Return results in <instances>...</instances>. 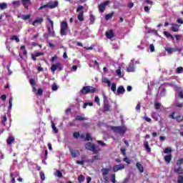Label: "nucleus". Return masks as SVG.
<instances>
[{
	"label": "nucleus",
	"instance_id": "nucleus-4",
	"mask_svg": "<svg viewBox=\"0 0 183 183\" xmlns=\"http://www.w3.org/2000/svg\"><path fill=\"white\" fill-rule=\"evenodd\" d=\"M112 131L114 132H116L117 134H120V135H124L125 132H127V127L125 126H120V127H112Z\"/></svg>",
	"mask_w": 183,
	"mask_h": 183
},
{
	"label": "nucleus",
	"instance_id": "nucleus-2",
	"mask_svg": "<svg viewBox=\"0 0 183 183\" xmlns=\"http://www.w3.org/2000/svg\"><path fill=\"white\" fill-rule=\"evenodd\" d=\"M47 21L49 22L50 25H47V31L49 36L52 38H55L56 34H55V31H54V21L51 20V19H47Z\"/></svg>",
	"mask_w": 183,
	"mask_h": 183
},
{
	"label": "nucleus",
	"instance_id": "nucleus-41",
	"mask_svg": "<svg viewBox=\"0 0 183 183\" xmlns=\"http://www.w3.org/2000/svg\"><path fill=\"white\" fill-rule=\"evenodd\" d=\"M84 179H85V177H84V176L82 174H81L78 177L79 182H84Z\"/></svg>",
	"mask_w": 183,
	"mask_h": 183
},
{
	"label": "nucleus",
	"instance_id": "nucleus-49",
	"mask_svg": "<svg viewBox=\"0 0 183 183\" xmlns=\"http://www.w3.org/2000/svg\"><path fill=\"white\" fill-rule=\"evenodd\" d=\"M94 102H97V105H101V102H99V97L98 96L95 97Z\"/></svg>",
	"mask_w": 183,
	"mask_h": 183
},
{
	"label": "nucleus",
	"instance_id": "nucleus-48",
	"mask_svg": "<svg viewBox=\"0 0 183 183\" xmlns=\"http://www.w3.org/2000/svg\"><path fill=\"white\" fill-rule=\"evenodd\" d=\"M12 101H13V98H12V97H10V99L9 101V109H12Z\"/></svg>",
	"mask_w": 183,
	"mask_h": 183
},
{
	"label": "nucleus",
	"instance_id": "nucleus-34",
	"mask_svg": "<svg viewBox=\"0 0 183 183\" xmlns=\"http://www.w3.org/2000/svg\"><path fill=\"white\" fill-rule=\"evenodd\" d=\"M71 154L73 157V158H76V157H78V155H79V152L71 150Z\"/></svg>",
	"mask_w": 183,
	"mask_h": 183
},
{
	"label": "nucleus",
	"instance_id": "nucleus-54",
	"mask_svg": "<svg viewBox=\"0 0 183 183\" xmlns=\"http://www.w3.org/2000/svg\"><path fill=\"white\" fill-rule=\"evenodd\" d=\"M174 38L176 39V41H181V38H182V36L179 34H177L174 36Z\"/></svg>",
	"mask_w": 183,
	"mask_h": 183
},
{
	"label": "nucleus",
	"instance_id": "nucleus-56",
	"mask_svg": "<svg viewBox=\"0 0 183 183\" xmlns=\"http://www.w3.org/2000/svg\"><path fill=\"white\" fill-rule=\"evenodd\" d=\"M74 64L76 65V66H81V64H79V61L77 59L74 60Z\"/></svg>",
	"mask_w": 183,
	"mask_h": 183
},
{
	"label": "nucleus",
	"instance_id": "nucleus-38",
	"mask_svg": "<svg viewBox=\"0 0 183 183\" xmlns=\"http://www.w3.org/2000/svg\"><path fill=\"white\" fill-rule=\"evenodd\" d=\"M177 74H182L183 72V68L182 66L177 67L176 69Z\"/></svg>",
	"mask_w": 183,
	"mask_h": 183
},
{
	"label": "nucleus",
	"instance_id": "nucleus-61",
	"mask_svg": "<svg viewBox=\"0 0 183 183\" xmlns=\"http://www.w3.org/2000/svg\"><path fill=\"white\" fill-rule=\"evenodd\" d=\"M111 182L112 183H115L116 182V179H115V174H112V177H111Z\"/></svg>",
	"mask_w": 183,
	"mask_h": 183
},
{
	"label": "nucleus",
	"instance_id": "nucleus-57",
	"mask_svg": "<svg viewBox=\"0 0 183 183\" xmlns=\"http://www.w3.org/2000/svg\"><path fill=\"white\" fill-rule=\"evenodd\" d=\"M177 182L178 183H183V177L182 176H179L177 179Z\"/></svg>",
	"mask_w": 183,
	"mask_h": 183
},
{
	"label": "nucleus",
	"instance_id": "nucleus-29",
	"mask_svg": "<svg viewBox=\"0 0 183 183\" xmlns=\"http://www.w3.org/2000/svg\"><path fill=\"white\" fill-rule=\"evenodd\" d=\"M111 89L112 92H114V94H117V84L115 83L112 84Z\"/></svg>",
	"mask_w": 183,
	"mask_h": 183
},
{
	"label": "nucleus",
	"instance_id": "nucleus-51",
	"mask_svg": "<svg viewBox=\"0 0 183 183\" xmlns=\"http://www.w3.org/2000/svg\"><path fill=\"white\" fill-rule=\"evenodd\" d=\"M154 108L156 109H159V108H161V104H159V102L154 103Z\"/></svg>",
	"mask_w": 183,
	"mask_h": 183
},
{
	"label": "nucleus",
	"instance_id": "nucleus-32",
	"mask_svg": "<svg viewBox=\"0 0 183 183\" xmlns=\"http://www.w3.org/2000/svg\"><path fill=\"white\" fill-rule=\"evenodd\" d=\"M20 18L24 19V21H26V19H29V18H31V14L22 15Z\"/></svg>",
	"mask_w": 183,
	"mask_h": 183
},
{
	"label": "nucleus",
	"instance_id": "nucleus-16",
	"mask_svg": "<svg viewBox=\"0 0 183 183\" xmlns=\"http://www.w3.org/2000/svg\"><path fill=\"white\" fill-rule=\"evenodd\" d=\"M106 36L108 39H112V38H114V31L109 30L106 31Z\"/></svg>",
	"mask_w": 183,
	"mask_h": 183
},
{
	"label": "nucleus",
	"instance_id": "nucleus-19",
	"mask_svg": "<svg viewBox=\"0 0 183 183\" xmlns=\"http://www.w3.org/2000/svg\"><path fill=\"white\" fill-rule=\"evenodd\" d=\"M41 22H44V19H36L33 21L32 25H34V26H36L37 24H41Z\"/></svg>",
	"mask_w": 183,
	"mask_h": 183
},
{
	"label": "nucleus",
	"instance_id": "nucleus-55",
	"mask_svg": "<svg viewBox=\"0 0 183 183\" xmlns=\"http://www.w3.org/2000/svg\"><path fill=\"white\" fill-rule=\"evenodd\" d=\"M44 8H49V3H48L47 4H44V5L41 6H40L39 9V10H41V9H44Z\"/></svg>",
	"mask_w": 183,
	"mask_h": 183
},
{
	"label": "nucleus",
	"instance_id": "nucleus-9",
	"mask_svg": "<svg viewBox=\"0 0 183 183\" xmlns=\"http://www.w3.org/2000/svg\"><path fill=\"white\" fill-rule=\"evenodd\" d=\"M56 69H59V71H62V69H64V66H62V64L59 61L53 64L51 67V71L53 72H55V71H56Z\"/></svg>",
	"mask_w": 183,
	"mask_h": 183
},
{
	"label": "nucleus",
	"instance_id": "nucleus-30",
	"mask_svg": "<svg viewBox=\"0 0 183 183\" xmlns=\"http://www.w3.org/2000/svg\"><path fill=\"white\" fill-rule=\"evenodd\" d=\"M159 117V114H158V113L157 112H153L152 114V118H153V119H155L156 121H158Z\"/></svg>",
	"mask_w": 183,
	"mask_h": 183
},
{
	"label": "nucleus",
	"instance_id": "nucleus-5",
	"mask_svg": "<svg viewBox=\"0 0 183 183\" xmlns=\"http://www.w3.org/2000/svg\"><path fill=\"white\" fill-rule=\"evenodd\" d=\"M165 51H167V54H174V52H179V54H181L182 52V48L175 46L174 47H165Z\"/></svg>",
	"mask_w": 183,
	"mask_h": 183
},
{
	"label": "nucleus",
	"instance_id": "nucleus-46",
	"mask_svg": "<svg viewBox=\"0 0 183 183\" xmlns=\"http://www.w3.org/2000/svg\"><path fill=\"white\" fill-rule=\"evenodd\" d=\"M51 89L52 91H58V85H56V83L53 84Z\"/></svg>",
	"mask_w": 183,
	"mask_h": 183
},
{
	"label": "nucleus",
	"instance_id": "nucleus-58",
	"mask_svg": "<svg viewBox=\"0 0 183 183\" xmlns=\"http://www.w3.org/2000/svg\"><path fill=\"white\" fill-rule=\"evenodd\" d=\"M149 9H151V6H144V11L147 12V14H149Z\"/></svg>",
	"mask_w": 183,
	"mask_h": 183
},
{
	"label": "nucleus",
	"instance_id": "nucleus-6",
	"mask_svg": "<svg viewBox=\"0 0 183 183\" xmlns=\"http://www.w3.org/2000/svg\"><path fill=\"white\" fill-rule=\"evenodd\" d=\"M60 35L64 36L66 35L68 31V23L66 21H62L60 24Z\"/></svg>",
	"mask_w": 183,
	"mask_h": 183
},
{
	"label": "nucleus",
	"instance_id": "nucleus-53",
	"mask_svg": "<svg viewBox=\"0 0 183 183\" xmlns=\"http://www.w3.org/2000/svg\"><path fill=\"white\" fill-rule=\"evenodd\" d=\"M73 137H74V138H75L76 139H78V138L79 137V132H75L73 134Z\"/></svg>",
	"mask_w": 183,
	"mask_h": 183
},
{
	"label": "nucleus",
	"instance_id": "nucleus-36",
	"mask_svg": "<svg viewBox=\"0 0 183 183\" xmlns=\"http://www.w3.org/2000/svg\"><path fill=\"white\" fill-rule=\"evenodd\" d=\"M10 39H11V41H16V42H19V38L17 37L16 35L12 36L10 38Z\"/></svg>",
	"mask_w": 183,
	"mask_h": 183
},
{
	"label": "nucleus",
	"instance_id": "nucleus-33",
	"mask_svg": "<svg viewBox=\"0 0 183 183\" xmlns=\"http://www.w3.org/2000/svg\"><path fill=\"white\" fill-rule=\"evenodd\" d=\"M54 175L55 177H58V178H62V172L59 170L56 171Z\"/></svg>",
	"mask_w": 183,
	"mask_h": 183
},
{
	"label": "nucleus",
	"instance_id": "nucleus-39",
	"mask_svg": "<svg viewBox=\"0 0 183 183\" xmlns=\"http://www.w3.org/2000/svg\"><path fill=\"white\" fill-rule=\"evenodd\" d=\"M99 159V155H96L92 157V159L89 160L90 162H94V161H97Z\"/></svg>",
	"mask_w": 183,
	"mask_h": 183
},
{
	"label": "nucleus",
	"instance_id": "nucleus-24",
	"mask_svg": "<svg viewBox=\"0 0 183 183\" xmlns=\"http://www.w3.org/2000/svg\"><path fill=\"white\" fill-rule=\"evenodd\" d=\"M144 148L147 152H149L151 151V147H149V144L148 142L144 141Z\"/></svg>",
	"mask_w": 183,
	"mask_h": 183
},
{
	"label": "nucleus",
	"instance_id": "nucleus-26",
	"mask_svg": "<svg viewBox=\"0 0 183 183\" xmlns=\"http://www.w3.org/2000/svg\"><path fill=\"white\" fill-rule=\"evenodd\" d=\"M163 34L164 36H166L167 38H171L172 40L174 39V36H172V34H171L169 32L164 31Z\"/></svg>",
	"mask_w": 183,
	"mask_h": 183
},
{
	"label": "nucleus",
	"instance_id": "nucleus-21",
	"mask_svg": "<svg viewBox=\"0 0 183 183\" xmlns=\"http://www.w3.org/2000/svg\"><path fill=\"white\" fill-rule=\"evenodd\" d=\"M178 167L174 169V172L177 174H182L183 173V169L181 167V165H177Z\"/></svg>",
	"mask_w": 183,
	"mask_h": 183
},
{
	"label": "nucleus",
	"instance_id": "nucleus-50",
	"mask_svg": "<svg viewBox=\"0 0 183 183\" xmlns=\"http://www.w3.org/2000/svg\"><path fill=\"white\" fill-rule=\"evenodd\" d=\"M169 152H172L171 147H167L164 150V154H169Z\"/></svg>",
	"mask_w": 183,
	"mask_h": 183
},
{
	"label": "nucleus",
	"instance_id": "nucleus-47",
	"mask_svg": "<svg viewBox=\"0 0 183 183\" xmlns=\"http://www.w3.org/2000/svg\"><path fill=\"white\" fill-rule=\"evenodd\" d=\"M97 144H99V145H100L101 147H107V144L101 140H98Z\"/></svg>",
	"mask_w": 183,
	"mask_h": 183
},
{
	"label": "nucleus",
	"instance_id": "nucleus-11",
	"mask_svg": "<svg viewBox=\"0 0 183 183\" xmlns=\"http://www.w3.org/2000/svg\"><path fill=\"white\" fill-rule=\"evenodd\" d=\"M125 169V165L120 164H116L113 167V171L114 172H118V171H121L122 169Z\"/></svg>",
	"mask_w": 183,
	"mask_h": 183
},
{
	"label": "nucleus",
	"instance_id": "nucleus-1",
	"mask_svg": "<svg viewBox=\"0 0 183 183\" xmlns=\"http://www.w3.org/2000/svg\"><path fill=\"white\" fill-rule=\"evenodd\" d=\"M94 92H97V88L92 86H84L79 92V93L83 94V95H86V94H94Z\"/></svg>",
	"mask_w": 183,
	"mask_h": 183
},
{
	"label": "nucleus",
	"instance_id": "nucleus-7",
	"mask_svg": "<svg viewBox=\"0 0 183 183\" xmlns=\"http://www.w3.org/2000/svg\"><path fill=\"white\" fill-rule=\"evenodd\" d=\"M103 99H104V111L106 112H109L111 111V106L109 105V102L108 101V97L107 95L103 94Z\"/></svg>",
	"mask_w": 183,
	"mask_h": 183
},
{
	"label": "nucleus",
	"instance_id": "nucleus-25",
	"mask_svg": "<svg viewBox=\"0 0 183 183\" xmlns=\"http://www.w3.org/2000/svg\"><path fill=\"white\" fill-rule=\"evenodd\" d=\"M51 128L54 134H58V129H56V127H55V123L54 122V121L51 120Z\"/></svg>",
	"mask_w": 183,
	"mask_h": 183
},
{
	"label": "nucleus",
	"instance_id": "nucleus-64",
	"mask_svg": "<svg viewBox=\"0 0 183 183\" xmlns=\"http://www.w3.org/2000/svg\"><path fill=\"white\" fill-rule=\"evenodd\" d=\"M42 89H39L36 93V95H42Z\"/></svg>",
	"mask_w": 183,
	"mask_h": 183
},
{
	"label": "nucleus",
	"instance_id": "nucleus-8",
	"mask_svg": "<svg viewBox=\"0 0 183 183\" xmlns=\"http://www.w3.org/2000/svg\"><path fill=\"white\" fill-rule=\"evenodd\" d=\"M76 12H79L77 19H79V21L82 22V21H84V6H79L76 9Z\"/></svg>",
	"mask_w": 183,
	"mask_h": 183
},
{
	"label": "nucleus",
	"instance_id": "nucleus-42",
	"mask_svg": "<svg viewBox=\"0 0 183 183\" xmlns=\"http://www.w3.org/2000/svg\"><path fill=\"white\" fill-rule=\"evenodd\" d=\"M6 121H8V119H6V115L4 114L1 120V124H3V125H5V124H6Z\"/></svg>",
	"mask_w": 183,
	"mask_h": 183
},
{
	"label": "nucleus",
	"instance_id": "nucleus-17",
	"mask_svg": "<svg viewBox=\"0 0 183 183\" xmlns=\"http://www.w3.org/2000/svg\"><path fill=\"white\" fill-rule=\"evenodd\" d=\"M49 6L50 9H54V8H56V6H58V1L49 3Z\"/></svg>",
	"mask_w": 183,
	"mask_h": 183
},
{
	"label": "nucleus",
	"instance_id": "nucleus-15",
	"mask_svg": "<svg viewBox=\"0 0 183 183\" xmlns=\"http://www.w3.org/2000/svg\"><path fill=\"white\" fill-rule=\"evenodd\" d=\"M121 94H125V88H124V86H119L116 92V95H121Z\"/></svg>",
	"mask_w": 183,
	"mask_h": 183
},
{
	"label": "nucleus",
	"instance_id": "nucleus-45",
	"mask_svg": "<svg viewBox=\"0 0 183 183\" xmlns=\"http://www.w3.org/2000/svg\"><path fill=\"white\" fill-rule=\"evenodd\" d=\"M19 4H20L19 1H14L11 2V5H13V6H19Z\"/></svg>",
	"mask_w": 183,
	"mask_h": 183
},
{
	"label": "nucleus",
	"instance_id": "nucleus-3",
	"mask_svg": "<svg viewBox=\"0 0 183 183\" xmlns=\"http://www.w3.org/2000/svg\"><path fill=\"white\" fill-rule=\"evenodd\" d=\"M86 149H88V151H92V152H94V154H98L101 149L98 148V147L91 142H88L85 144Z\"/></svg>",
	"mask_w": 183,
	"mask_h": 183
},
{
	"label": "nucleus",
	"instance_id": "nucleus-22",
	"mask_svg": "<svg viewBox=\"0 0 183 183\" xmlns=\"http://www.w3.org/2000/svg\"><path fill=\"white\" fill-rule=\"evenodd\" d=\"M76 121H86L87 118H85L84 116L77 115L75 118Z\"/></svg>",
	"mask_w": 183,
	"mask_h": 183
},
{
	"label": "nucleus",
	"instance_id": "nucleus-52",
	"mask_svg": "<svg viewBox=\"0 0 183 183\" xmlns=\"http://www.w3.org/2000/svg\"><path fill=\"white\" fill-rule=\"evenodd\" d=\"M40 178L41 181H45V174L43 172H40Z\"/></svg>",
	"mask_w": 183,
	"mask_h": 183
},
{
	"label": "nucleus",
	"instance_id": "nucleus-14",
	"mask_svg": "<svg viewBox=\"0 0 183 183\" xmlns=\"http://www.w3.org/2000/svg\"><path fill=\"white\" fill-rule=\"evenodd\" d=\"M21 3H22V5L24 6V8H26V9H28V8H29V6H31L32 4L31 2V0H22Z\"/></svg>",
	"mask_w": 183,
	"mask_h": 183
},
{
	"label": "nucleus",
	"instance_id": "nucleus-59",
	"mask_svg": "<svg viewBox=\"0 0 183 183\" xmlns=\"http://www.w3.org/2000/svg\"><path fill=\"white\" fill-rule=\"evenodd\" d=\"M176 119H177V121L178 122H181V121H182V119H183V117L181 116V115H179V116H177V117L176 118Z\"/></svg>",
	"mask_w": 183,
	"mask_h": 183
},
{
	"label": "nucleus",
	"instance_id": "nucleus-31",
	"mask_svg": "<svg viewBox=\"0 0 183 183\" xmlns=\"http://www.w3.org/2000/svg\"><path fill=\"white\" fill-rule=\"evenodd\" d=\"M113 16H114V12H112L106 15L105 19L106 21H109V19H111Z\"/></svg>",
	"mask_w": 183,
	"mask_h": 183
},
{
	"label": "nucleus",
	"instance_id": "nucleus-27",
	"mask_svg": "<svg viewBox=\"0 0 183 183\" xmlns=\"http://www.w3.org/2000/svg\"><path fill=\"white\" fill-rule=\"evenodd\" d=\"M102 175L103 177H105V175H108L109 174V169L104 168L102 169Z\"/></svg>",
	"mask_w": 183,
	"mask_h": 183
},
{
	"label": "nucleus",
	"instance_id": "nucleus-44",
	"mask_svg": "<svg viewBox=\"0 0 183 183\" xmlns=\"http://www.w3.org/2000/svg\"><path fill=\"white\" fill-rule=\"evenodd\" d=\"M179 115H178V113L177 112H173L172 114L171 115V117L173 119H177V118H178Z\"/></svg>",
	"mask_w": 183,
	"mask_h": 183
},
{
	"label": "nucleus",
	"instance_id": "nucleus-62",
	"mask_svg": "<svg viewBox=\"0 0 183 183\" xmlns=\"http://www.w3.org/2000/svg\"><path fill=\"white\" fill-rule=\"evenodd\" d=\"M183 164V159H179L177 162V165H181Z\"/></svg>",
	"mask_w": 183,
	"mask_h": 183
},
{
	"label": "nucleus",
	"instance_id": "nucleus-63",
	"mask_svg": "<svg viewBox=\"0 0 183 183\" xmlns=\"http://www.w3.org/2000/svg\"><path fill=\"white\" fill-rule=\"evenodd\" d=\"M143 118H144V120L147 121V122H151V121H152L151 118H149V117H147V116H145V117H143Z\"/></svg>",
	"mask_w": 183,
	"mask_h": 183
},
{
	"label": "nucleus",
	"instance_id": "nucleus-60",
	"mask_svg": "<svg viewBox=\"0 0 183 183\" xmlns=\"http://www.w3.org/2000/svg\"><path fill=\"white\" fill-rule=\"evenodd\" d=\"M144 4H147V5H150V6H152V4H153L152 1L150 0L144 1Z\"/></svg>",
	"mask_w": 183,
	"mask_h": 183
},
{
	"label": "nucleus",
	"instance_id": "nucleus-12",
	"mask_svg": "<svg viewBox=\"0 0 183 183\" xmlns=\"http://www.w3.org/2000/svg\"><path fill=\"white\" fill-rule=\"evenodd\" d=\"M127 72H134L135 71V64H134V61L132 60L129 66L127 69Z\"/></svg>",
	"mask_w": 183,
	"mask_h": 183
},
{
	"label": "nucleus",
	"instance_id": "nucleus-13",
	"mask_svg": "<svg viewBox=\"0 0 183 183\" xmlns=\"http://www.w3.org/2000/svg\"><path fill=\"white\" fill-rule=\"evenodd\" d=\"M176 95H177V98H181V99H183V92L181 87H177Z\"/></svg>",
	"mask_w": 183,
	"mask_h": 183
},
{
	"label": "nucleus",
	"instance_id": "nucleus-37",
	"mask_svg": "<svg viewBox=\"0 0 183 183\" xmlns=\"http://www.w3.org/2000/svg\"><path fill=\"white\" fill-rule=\"evenodd\" d=\"M84 141H92V137H91V134L87 133L86 134V139H84Z\"/></svg>",
	"mask_w": 183,
	"mask_h": 183
},
{
	"label": "nucleus",
	"instance_id": "nucleus-10",
	"mask_svg": "<svg viewBox=\"0 0 183 183\" xmlns=\"http://www.w3.org/2000/svg\"><path fill=\"white\" fill-rule=\"evenodd\" d=\"M109 4H111L110 1H106L102 4H100L98 6L99 10L100 11V12L102 14L105 11V9L107 8V5H109Z\"/></svg>",
	"mask_w": 183,
	"mask_h": 183
},
{
	"label": "nucleus",
	"instance_id": "nucleus-18",
	"mask_svg": "<svg viewBox=\"0 0 183 183\" xmlns=\"http://www.w3.org/2000/svg\"><path fill=\"white\" fill-rule=\"evenodd\" d=\"M136 167L137 169H139L140 174H142V172H144V167L142 166V164H141V163L137 162L136 164Z\"/></svg>",
	"mask_w": 183,
	"mask_h": 183
},
{
	"label": "nucleus",
	"instance_id": "nucleus-40",
	"mask_svg": "<svg viewBox=\"0 0 183 183\" xmlns=\"http://www.w3.org/2000/svg\"><path fill=\"white\" fill-rule=\"evenodd\" d=\"M93 105H94V103L92 102L84 103V104L83 105V108L85 109V108H86L88 106L92 107Z\"/></svg>",
	"mask_w": 183,
	"mask_h": 183
},
{
	"label": "nucleus",
	"instance_id": "nucleus-43",
	"mask_svg": "<svg viewBox=\"0 0 183 183\" xmlns=\"http://www.w3.org/2000/svg\"><path fill=\"white\" fill-rule=\"evenodd\" d=\"M116 74L117 76H122V72L121 71L120 67H119V69L116 70Z\"/></svg>",
	"mask_w": 183,
	"mask_h": 183
},
{
	"label": "nucleus",
	"instance_id": "nucleus-35",
	"mask_svg": "<svg viewBox=\"0 0 183 183\" xmlns=\"http://www.w3.org/2000/svg\"><path fill=\"white\" fill-rule=\"evenodd\" d=\"M8 8V4L6 3L0 4V9H6Z\"/></svg>",
	"mask_w": 183,
	"mask_h": 183
},
{
	"label": "nucleus",
	"instance_id": "nucleus-20",
	"mask_svg": "<svg viewBox=\"0 0 183 183\" xmlns=\"http://www.w3.org/2000/svg\"><path fill=\"white\" fill-rule=\"evenodd\" d=\"M173 26L171 27V31L173 32H178L179 31V26L177 24H172Z\"/></svg>",
	"mask_w": 183,
	"mask_h": 183
},
{
	"label": "nucleus",
	"instance_id": "nucleus-23",
	"mask_svg": "<svg viewBox=\"0 0 183 183\" xmlns=\"http://www.w3.org/2000/svg\"><path fill=\"white\" fill-rule=\"evenodd\" d=\"M14 141H15V138L14 137H9L6 139L7 145H11L12 142H14Z\"/></svg>",
	"mask_w": 183,
	"mask_h": 183
},
{
	"label": "nucleus",
	"instance_id": "nucleus-28",
	"mask_svg": "<svg viewBox=\"0 0 183 183\" xmlns=\"http://www.w3.org/2000/svg\"><path fill=\"white\" fill-rule=\"evenodd\" d=\"M171 159H172V156L171 154L167 155L164 157V161L167 163L169 164V162H171Z\"/></svg>",
	"mask_w": 183,
	"mask_h": 183
}]
</instances>
